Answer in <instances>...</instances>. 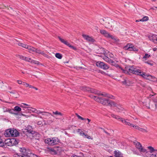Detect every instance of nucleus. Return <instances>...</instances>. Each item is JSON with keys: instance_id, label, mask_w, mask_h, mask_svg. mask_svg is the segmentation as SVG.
Segmentation results:
<instances>
[{"instance_id": "obj_17", "label": "nucleus", "mask_w": 157, "mask_h": 157, "mask_svg": "<svg viewBox=\"0 0 157 157\" xmlns=\"http://www.w3.org/2000/svg\"><path fill=\"white\" fill-rule=\"evenodd\" d=\"M42 116H44L43 118H44V119H46L47 118V117H48L50 115H51L53 117L55 118L56 119H59V118H58L56 117L53 115H52V114L51 113H48V112H42Z\"/></svg>"}, {"instance_id": "obj_55", "label": "nucleus", "mask_w": 157, "mask_h": 157, "mask_svg": "<svg viewBox=\"0 0 157 157\" xmlns=\"http://www.w3.org/2000/svg\"><path fill=\"white\" fill-rule=\"evenodd\" d=\"M151 9L153 10H156L157 9V7L155 6L153 8H151Z\"/></svg>"}, {"instance_id": "obj_9", "label": "nucleus", "mask_w": 157, "mask_h": 157, "mask_svg": "<svg viewBox=\"0 0 157 157\" xmlns=\"http://www.w3.org/2000/svg\"><path fill=\"white\" fill-rule=\"evenodd\" d=\"M111 116L112 117H113L118 120L121 121L122 123H124V124H125L126 125H127L130 126L131 125V123L129 122V121L128 120H127V119L124 120V119H123V118L119 116H117L116 115H115L114 114H111Z\"/></svg>"}, {"instance_id": "obj_30", "label": "nucleus", "mask_w": 157, "mask_h": 157, "mask_svg": "<svg viewBox=\"0 0 157 157\" xmlns=\"http://www.w3.org/2000/svg\"><path fill=\"white\" fill-rule=\"evenodd\" d=\"M55 56L56 58L59 59H61L62 57V55L59 53H56L55 54Z\"/></svg>"}, {"instance_id": "obj_32", "label": "nucleus", "mask_w": 157, "mask_h": 157, "mask_svg": "<svg viewBox=\"0 0 157 157\" xmlns=\"http://www.w3.org/2000/svg\"><path fill=\"white\" fill-rule=\"evenodd\" d=\"M137 129L138 130L140 131H141V132H147V131L145 129L141 128L139 127H138V128H137Z\"/></svg>"}, {"instance_id": "obj_43", "label": "nucleus", "mask_w": 157, "mask_h": 157, "mask_svg": "<svg viewBox=\"0 0 157 157\" xmlns=\"http://www.w3.org/2000/svg\"><path fill=\"white\" fill-rule=\"evenodd\" d=\"M9 92L11 94H17V93L14 90H13L11 91H9Z\"/></svg>"}, {"instance_id": "obj_62", "label": "nucleus", "mask_w": 157, "mask_h": 157, "mask_svg": "<svg viewBox=\"0 0 157 157\" xmlns=\"http://www.w3.org/2000/svg\"><path fill=\"white\" fill-rule=\"evenodd\" d=\"M20 106L22 108H26L27 107H25L24 105H20Z\"/></svg>"}, {"instance_id": "obj_60", "label": "nucleus", "mask_w": 157, "mask_h": 157, "mask_svg": "<svg viewBox=\"0 0 157 157\" xmlns=\"http://www.w3.org/2000/svg\"><path fill=\"white\" fill-rule=\"evenodd\" d=\"M79 119H81V120H86V119L82 117L81 116L80 117Z\"/></svg>"}, {"instance_id": "obj_51", "label": "nucleus", "mask_w": 157, "mask_h": 157, "mask_svg": "<svg viewBox=\"0 0 157 157\" xmlns=\"http://www.w3.org/2000/svg\"><path fill=\"white\" fill-rule=\"evenodd\" d=\"M17 82L19 84H23V82L22 81L20 80H17Z\"/></svg>"}, {"instance_id": "obj_35", "label": "nucleus", "mask_w": 157, "mask_h": 157, "mask_svg": "<svg viewBox=\"0 0 157 157\" xmlns=\"http://www.w3.org/2000/svg\"><path fill=\"white\" fill-rule=\"evenodd\" d=\"M153 101L155 103V109H157V99H153Z\"/></svg>"}, {"instance_id": "obj_58", "label": "nucleus", "mask_w": 157, "mask_h": 157, "mask_svg": "<svg viewBox=\"0 0 157 157\" xmlns=\"http://www.w3.org/2000/svg\"><path fill=\"white\" fill-rule=\"evenodd\" d=\"M86 120H87L88 121V123L87 124H89V122L91 120L90 119L88 118L86 119Z\"/></svg>"}, {"instance_id": "obj_18", "label": "nucleus", "mask_w": 157, "mask_h": 157, "mask_svg": "<svg viewBox=\"0 0 157 157\" xmlns=\"http://www.w3.org/2000/svg\"><path fill=\"white\" fill-rule=\"evenodd\" d=\"M17 44L18 46H21L23 48H27L30 51L31 49V46H29L25 44L21 43L20 42H18V43H17Z\"/></svg>"}, {"instance_id": "obj_47", "label": "nucleus", "mask_w": 157, "mask_h": 157, "mask_svg": "<svg viewBox=\"0 0 157 157\" xmlns=\"http://www.w3.org/2000/svg\"><path fill=\"white\" fill-rule=\"evenodd\" d=\"M145 63L150 65L151 66H152L153 65V63L151 62L147 61L145 62Z\"/></svg>"}, {"instance_id": "obj_53", "label": "nucleus", "mask_w": 157, "mask_h": 157, "mask_svg": "<svg viewBox=\"0 0 157 157\" xmlns=\"http://www.w3.org/2000/svg\"><path fill=\"white\" fill-rule=\"evenodd\" d=\"M103 130V131L106 133L107 135H110V134L108 132H107L106 131H105V130H104L103 129H102Z\"/></svg>"}, {"instance_id": "obj_41", "label": "nucleus", "mask_w": 157, "mask_h": 157, "mask_svg": "<svg viewBox=\"0 0 157 157\" xmlns=\"http://www.w3.org/2000/svg\"><path fill=\"white\" fill-rule=\"evenodd\" d=\"M40 54H41L42 55H43L44 56L46 57H47V56H48L46 54H45V53H44V51H42L41 52H40Z\"/></svg>"}, {"instance_id": "obj_40", "label": "nucleus", "mask_w": 157, "mask_h": 157, "mask_svg": "<svg viewBox=\"0 0 157 157\" xmlns=\"http://www.w3.org/2000/svg\"><path fill=\"white\" fill-rule=\"evenodd\" d=\"M131 127H132L133 128H136L137 129L138 127V126L137 125H135L132 124H131V125L130 126Z\"/></svg>"}, {"instance_id": "obj_7", "label": "nucleus", "mask_w": 157, "mask_h": 157, "mask_svg": "<svg viewBox=\"0 0 157 157\" xmlns=\"http://www.w3.org/2000/svg\"><path fill=\"white\" fill-rule=\"evenodd\" d=\"M59 140L57 137H55L53 138H47L44 140V142L45 144L50 146L58 144Z\"/></svg>"}, {"instance_id": "obj_11", "label": "nucleus", "mask_w": 157, "mask_h": 157, "mask_svg": "<svg viewBox=\"0 0 157 157\" xmlns=\"http://www.w3.org/2000/svg\"><path fill=\"white\" fill-rule=\"evenodd\" d=\"M123 49L125 50L129 51H133L137 52L138 51V49L136 47H134L132 44H128L123 47Z\"/></svg>"}, {"instance_id": "obj_24", "label": "nucleus", "mask_w": 157, "mask_h": 157, "mask_svg": "<svg viewBox=\"0 0 157 157\" xmlns=\"http://www.w3.org/2000/svg\"><path fill=\"white\" fill-rule=\"evenodd\" d=\"M116 105H113L112 106H114L116 107V109L118 112H121L123 110V109L120 105L116 103Z\"/></svg>"}, {"instance_id": "obj_16", "label": "nucleus", "mask_w": 157, "mask_h": 157, "mask_svg": "<svg viewBox=\"0 0 157 157\" xmlns=\"http://www.w3.org/2000/svg\"><path fill=\"white\" fill-rule=\"evenodd\" d=\"M82 37L86 40L88 41L93 42L94 41V39L91 36L85 34H82Z\"/></svg>"}, {"instance_id": "obj_28", "label": "nucleus", "mask_w": 157, "mask_h": 157, "mask_svg": "<svg viewBox=\"0 0 157 157\" xmlns=\"http://www.w3.org/2000/svg\"><path fill=\"white\" fill-rule=\"evenodd\" d=\"M148 20V17L147 16H144L140 20V21H147Z\"/></svg>"}, {"instance_id": "obj_42", "label": "nucleus", "mask_w": 157, "mask_h": 157, "mask_svg": "<svg viewBox=\"0 0 157 157\" xmlns=\"http://www.w3.org/2000/svg\"><path fill=\"white\" fill-rule=\"evenodd\" d=\"M4 145V143L2 142V140L0 139V147H3Z\"/></svg>"}, {"instance_id": "obj_5", "label": "nucleus", "mask_w": 157, "mask_h": 157, "mask_svg": "<svg viewBox=\"0 0 157 157\" xmlns=\"http://www.w3.org/2000/svg\"><path fill=\"white\" fill-rule=\"evenodd\" d=\"M4 135L6 137H17L19 135L18 131L16 129H9L6 130Z\"/></svg>"}, {"instance_id": "obj_6", "label": "nucleus", "mask_w": 157, "mask_h": 157, "mask_svg": "<svg viewBox=\"0 0 157 157\" xmlns=\"http://www.w3.org/2000/svg\"><path fill=\"white\" fill-rule=\"evenodd\" d=\"M133 143L134 145L138 149L139 151V152H136V151H133V153L135 154H136L137 155H139L145 157L143 155V154H145V153L142 152L141 151V149H146L145 148L142 146V145L140 142H137V141H135L133 142Z\"/></svg>"}, {"instance_id": "obj_12", "label": "nucleus", "mask_w": 157, "mask_h": 157, "mask_svg": "<svg viewBox=\"0 0 157 157\" xmlns=\"http://www.w3.org/2000/svg\"><path fill=\"white\" fill-rule=\"evenodd\" d=\"M96 65L98 67L105 70H107L109 68V66L107 64L100 61L97 62Z\"/></svg>"}, {"instance_id": "obj_63", "label": "nucleus", "mask_w": 157, "mask_h": 157, "mask_svg": "<svg viewBox=\"0 0 157 157\" xmlns=\"http://www.w3.org/2000/svg\"><path fill=\"white\" fill-rule=\"evenodd\" d=\"M157 49V46L156 47L153 48V50L154 51H156Z\"/></svg>"}, {"instance_id": "obj_3", "label": "nucleus", "mask_w": 157, "mask_h": 157, "mask_svg": "<svg viewBox=\"0 0 157 157\" xmlns=\"http://www.w3.org/2000/svg\"><path fill=\"white\" fill-rule=\"evenodd\" d=\"M90 97L93 98L96 101L100 102L103 105H109L112 106L113 105H116V103L113 101H111L108 99L98 97L95 96H90Z\"/></svg>"}, {"instance_id": "obj_52", "label": "nucleus", "mask_w": 157, "mask_h": 157, "mask_svg": "<svg viewBox=\"0 0 157 157\" xmlns=\"http://www.w3.org/2000/svg\"><path fill=\"white\" fill-rule=\"evenodd\" d=\"M19 96L18 94H13V96L15 98H18V96Z\"/></svg>"}, {"instance_id": "obj_33", "label": "nucleus", "mask_w": 157, "mask_h": 157, "mask_svg": "<svg viewBox=\"0 0 157 157\" xmlns=\"http://www.w3.org/2000/svg\"><path fill=\"white\" fill-rule=\"evenodd\" d=\"M101 73L103 75H106L109 76L110 77L112 76V75H111V74L109 75V74L106 73L105 72L103 71H101Z\"/></svg>"}, {"instance_id": "obj_36", "label": "nucleus", "mask_w": 157, "mask_h": 157, "mask_svg": "<svg viewBox=\"0 0 157 157\" xmlns=\"http://www.w3.org/2000/svg\"><path fill=\"white\" fill-rule=\"evenodd\" d=\"M32 60L31 58H29L27 57H25V60L26 61H28L29 62H31V61Z\"/></svg>"}, {"instance_id": "obj_34", "label": "nucleus", "mask_w": 157, "mask_h": 157, "mask_svg": "<svg viewBox=\"0 0 157 157\" xmlns=\"http://www.w3.org/2000/svg\"><path fill=\"white\" fill-rule=\"evenodd\" d=\"M84 138H86L88 139H90L91 140H93V138L91 137V136H88L87 134H85V135H84V136H83Z\"/></svg>"}, {"instance_id": "obj_20", "label": "nucleus", "mask_w": 157, "mask_h": 157, "mask_svg": "<svg viewBox=\"0 0 157 157\" xmlns=\"http://www.w3.org/2000/svg\"><path fill=\"white\" fill-rule=\"evenodd\" d=\"M42 51V50H40L38 48H35L34 47H31V49L30 50V52H35L36 53L40 54V52Z\"/></svg>"}, {"instance_id": "obj_25", "label": "nucleus", "mask_w": 157, "mask_h": 157, "mask_svg": "<svg viewBox=\"0 0 157 157\" xmlns=\"http://www.w3.org/2000/svg\"><path fill=\"white\" fill-rule=\"evenodd\" d=\"M27 128V131L30 133L33 134V131L32 127L30 125L28 126Z\"/></svg>"}, {"instance_id": "obj_23", "label": "nucleus", "mask_w": 157, "mask_h": 157, "mask_svg": "<svg viewBox=\"0 0 157 157\" xmlns=\"http://www.w3.org/2000/svg\"><path fill=\"white\" fill-rule=\"evenodd\" d=\"M115 157H123L122 154L118 151H116L114 152Z\"/></svg>"}, {"instance_id": "obj_61", "label": "nucleus", "mask_w": 157, "mask_h": 157, "mask_svg": "<svg viewBox=\"0 0 157 157\" xmlns=\"http://www.w3.org/2000/svg\"><path fill=\"white\" fill-rule=\"evenodd\" d=\"M13 110H14L13 109H11V110H9L8 111V112L10 113H12V111Z\"/></svg>"}, {"instance_id": "obj_45", "label": "nucleus", "mask_w": 157, "mask_h": 157, "mask_svg": "<svg viewBox=\"0 0 157 157\" xmlns=\"http://www.w3.org/2000/svg\"><path fill=\"white\" fill-rule=\"evenodd\" d=\"M31 111L33 113H35V112L36 111V109L33 108H31Z\"/></svg>"}, {"instance_id": "obj_49", "label": "nucleus", "mask_w": 157, "mask_h": 157, "mask_svg": "<svg viewBox=\"0 0 157 157\" xmlns=\"http://www.w3.org/2000/svg\"><path fill=\"white\" fill-rule=\"evenodd\" d=\"M37 124L38 125H42V122L41 121H39L37 122Z\"/></svg>"}, {"instance_id": "obj_56", "label": "nucleus", "mask_w": 157, "mask_h": 157, "mask_svg": "<svg viewBox=\"0 0 157 157\" xmlns=\"http://www.w3.org/2000/svg\"><path fill=\"white\" fill-rule=\"evenodd\" d=\"M152 93L153 94H151L149 96V97L148 98H150L151 97V96H153L154 95H155L156 94H155L153 92H152Z\"/></svg>"}, {"instance_id": "obj_54", "label": "nucleus", "mask_w": 157, "mask_h": 157, "mask_svg": "<svg viewBox=\"0 0 157 157\" xmlns=\"http://www.w3.org/2000/svg\"><path fill=\"white\" fill-rule=\"evenodd\" d=\"M50 150L52 151V152H54V153H56V151L54 149H52V148H51Z\"/></svg>"}, {"instance_id": "obj_19", "label": "nucleus", "mask_w": 157, "mask_h": 157, "mask_svg": "<svg viewBox=\"0 0 157 157\" xmlns=\"http://www.w3.org/2000/svg\"><path fill=\"white\" fill-rule=\"evenodd\" d=\"M122 83L123 84L127 86H129L132 83V82L128 79L126 78L122 81Z\"/></svg>"}, {"instance_id": "obj_48", "label": "nucleus", "mask_w": 157, "mask_h": 157, "mask_svg": "<svg viewBox=\"0 0 157 157\" xmlns=\"http://www.w3.org/2000/svg\"><path fill=\"white\" fill-rule=\"evenodd\" d=\"M43 112H42V111H40V110H37L36 109V112H35V113H36L37 114H39V113H42Z\"/></svg>"}, {"instance_id": "obj_59", "label": "nucleus", "mask_w": 157, "mask_h": 157, "mask_svg": "<svg viewBox=\"0 0 157 157\" xmlns=\"http://www.w3.org/2000/svg\"><path fill=\"white\" fill-rule=\"evenodd\" d=\"M28 87H29L30 88H33H33H34V86H32L31 85H29V86Z\"/></svg>"}, {"instance_id": "obj_31", "label": "nucleus", "mask_w": 157, "mask_h": 157, "mask_svg": "<svg viewBox=\"0 0 157 157\" xmlns=\"http://www.w3.org/2000/svg\"><path fill=\"white\" fill-rule=\"evenodd\" d=\"M150 57V55H148L147 54H145V55L143 57V59H144L146 60L148 58Z\"/></svg>"}, {"instance_id": "obj_37", "label": "nucleus", "mask_w": 157, "mask_h": 157, "mask_svg": "<svg viewBox=\"0 0 157 157\" xmlns=\"http://www.w3.org/2000/svg\"><path fill=\"white\" fill-rule=\"evenodd\" d=\"M32 60L31 58H29L27 57H25V60L26 61H28L29 62H31V61Z\"/></svg>"}, {"instance_id": "obj_46", "label": "nucleus", "mask_w": 157, "mask_h": 157, "mask_svg": "<svg viewBox=\"0 0 157 157\" xmlns=\"http://www.w3.org/2000/svg\"><path fill=\"white\" fill-rule=\"evenodd\" d=\"M23 84L26 87H28L29 86V84L25 82H23Z\"/></svg>"}, {"instance_id": "obj_2", "label": "nucleus", "mask_w": 157, "mask_h": 157, "mask_svg": "<svg viewBox=\"0 0 157 157\" xmlns=\"http://www.w3.org/2000/svg\"><path fill=\"white\" fill-rule=\"evenodd\" d=\"M80 89L81 90L84 91L90 92L91 93L98 94V95H101L104 97H107L109 98L114 99V97L112 95L105 93L101 94L100 92L98 90H97L95 89H91L85 86L80 87Z\"/></svg>"}, {"instance_id": "obj_13", "label": "nucleus", "mask_w": 157, "mask_h": 157, "mask_svg": "<svg viewBox=\"0 0 157 157\" xmlns=\"http://www.w3.org/2000/svg\"><path fill=\"white\" fill-rule=\"evenodd\" d=\"M58 38L59 39V40L62 43L67 45L69 47L72 49L76 51L77 50V48H76V47L71 45L69 42H67V41L64 40V39H62L60 36H58Z\"/></svg>"}, {"instance_id": "obj_26", "label": "nucleus", "mask_w": 157, "mask_h": 157, "mask_svg": "<svg viewBox=\"0 0 157 157\" xmlns=\"http://www.w3.org/2000/svg\"><path fill=\"white\" fill-rule=\"evenodd\" d=\"M147 148L149 150V151H150L151 152H157V149H155L153 147L151 146H150L147 147Z\"/></svg>"}, {"instance_id": "obj_15", "label": "nucleus", "mask_w": 157, "mask_h": 157, "mask_svg": "<svg viewBox=\"0 0 157 157\" xmlns=\"http://www.w3.org/2000/svg\"><path fill=\"white\" fill-rule=\"evenodd\" d=\"M8 142H7L8 145L10 146H12L14 145H16L18 143V141L15 139H12L9 140Z\"/></svg>"}, {"instance_id": "obj_57", "label": "nucleus", "mask_w": 157, "mask_h": 157, "mask_svg": "<svg viewBox=\"0 0 157 157\" xmlns=\"http://www.w3.org/2000/svg\"><path fill=\"white\" fill-rule=\"evenodd\" d=\"M71 157H82L80 156H79L76 155H73L71 156Z\"/></svg>"}, {"instance_id": "obj_1", "label": "nucleus", "mask_w": 157, "mask_h": 157, "mask_svg": "<svg viewBox=\"0 0 157 157\" xmlns=\"http://www.w3.org/2000/svg\"><path fill=\"white\" fill-rule=\"evenodd\" d=\"M123 73L126 74H129V73H132L137 75H139L143 77L145 79L149 80H151L153 77L149 74H146L145 72L142 71L141 70L137 68H135L133 66H132L129 68H126L125 70H124L121 68Z\"/></svg>"}, {"instance_id": "obj_8", "label": "nucleus", "mask_w": 157, "mask_h": 157, "mask_svg": "<svg viewBox=\"0 0 157 157\" xmlns=\"http://www.w3.org/2000/svg\"><path fill=\"white\" fill-rule=\"evenodd\" d=\"M141 151L145 154H143V155L145 157H157V152H151L150 151H148L146 149H141Z\"/></svg>"}, {"instance_id": "obj_44", "label": "nucleus", "mask_w": 157, "mask_h": 157, "mask_svg": "<svg viewBox=\"0 0 157 157\" xmlns=\"http://www.w3.org/2000/svg\"><path fill=\"white\" fill-rule=\"evenodd\" d=\"M79 134L80 136H84V135H85V133L82 131H81Z\"/></svg>"}, {"instance_id": "obj_14", "label": "nucleus", "mask_w": 157, "mask_h": 157, "mask_svg": "<svg viewBox=\"0 0 157 157\" xmlns=\"http://www.w3.org/2000/svg\"><path fill=\"white\" fill-rule=\"evenodd\" d=\"M100 32L101 34L103 35L106 37L112 39H114L113 36L110 35L108 32L105 30L103 29L100 30Z\"/></svg>"}, {"instance_id": "obj_39", "label": "nucleus", "mask_w": 157, "mask_h": 157, "mask_svg": "<svg viewBox=\"0 0 157 157\" xmlns=\"http://www.w3.org/2000/svg\"><path fill=\"white\" fill-rule=\"evenodd\" d=\"M31 62L33 63H34L35 64H39V63H40L38 61H35L34 60H32L31 61Z\"/></svg>"}, {"instance_id": "obj_29", "label": "nucleus", "mask_w": 157, "mask_h": 157, "mask_svg": "<svg viewBox=\"0 0 157 157\" xmlns=\"http://www.w3.org/2000/svg\"><path fill=\"white\" fill-rule=\"evenodd\" d=\"M13 110L17 112H20L21 111V109L18 106H16L14 107Z\"/></svg>"}, {"instance_id": "obj_64", "label": "nucleus", "mask_w": 157, "mask_h": 157, "mask_svg": "<svg viewBox=\"0 0 157 157\" xmlns=\"http://www.w3.org/2000/svg\"><path fill=\"white\" fill-rule=\"evenodd\" d=\"M27 108H28V110H30V111H31V108H32V107H27Z\"/></svg>"}, {"instance_id": "obj_27", "label": "nucleus", "mask_w": 157, "mask_h": 157, "mask_svg": "<svg viewBox=\"0 0 157 157\" xmlns=\"http://www.w3.org/2000/svg\"><path fill=\"white\" fill-rule=\"evenodd\" d=\"M52 113L53 114L55 115H59L62 116L63 115V114L61 112H59L57 111H56L55 112L53 111V112Z\"/></svg>"}, {"instance_id": "obj_22", "label": "nucleus", "mask_w": 157, "mask_h": 157, "mask_svg": "<svg viewBox=\"0 0 157 157\" xmlns=\"http://www.w3.org/2000/svg\"><path fill=\"white\" fill-rule=\"evenodd\" d=\"M103 59L105 61L109 63H114L113 61L109 59L108 56H105Z\"/></svg>"}, {"instance_id": "obj_10", "label": "nucleus", "mask_w": 157, "mask_h": 157, "mask_svg": "<svg viewBox=\"0 0 157 157\" xmlns=\"http://www.w3.org/2000/svg\"><path fill=\"white\" fill-rule=\"evenodd\" d=\"M24 153H21V154H17L15 157H37L36 155L33 154L28 153V151L25 149H24Z\"/></svg>"}, {"instance_id": "obj_50", "label": "nucleus", "mask_w": 157, "mask_h": 157, "mask_svg": "<svg viewBox=\"0 0 157 157\" xmlns=\"http://www.w3.org/2000/svg\"><path fill=\"white\" fill-rule=\"evenodd\" d=\"M20 58L22 60H25V56L21 55Z\"/></svg>"}, {"instance_id": "obj_4", "label": "nucleus", "mask_w": 157, "mask_h": 157, "mask_svg": "<svg viewBox=\"0 0 157 157\" xmlns=\"http://www.w3.org/2000/svg\"><path fill=\"white\" fill-rule=\"evenodd\" d=\"M100 21L104 25L105 28L111 30L113 29L114 25L116 23V22L108 17L101 19Z\"/></svg>"}, {"instance_id": "obj_21", "label": "nucleus", "mask_w": 157, "mask_h": 157, "mask_svg": "<svg viewBox=\"0 0 157 157\" xmlns=\"http://www.w3.org/2000/svg\"><path fill=\"white\" fill-rule=\"evenodd\" d=\"M150 40L154 42H157V35L155 34L152 35L151 36L149 37Z\"/></svg>"}, {"instance_id": "obj_38", "label": "nucleus", "mask_w": 157, "mask_h": 157, "mask_svg": "<svg viewBox=\"0 0 157 157\" xmlns=\"http://www.w3.org/2000/svg\"><path fill=\"white\" fill-rule=\"evenodd\" d=\"M32 60L31 58H29L27 57H25V60L26 61H28L29 62H31V61Z\"/></svg>"}]
</instances>
